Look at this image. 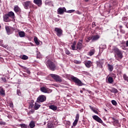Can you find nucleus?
<instances>
[{
	"instance_id": "f257e3e1",
	"label": "nucleus",
	"mask_w": 128,
	"mask_h": 128,
	"mask_svg": "<svg viewBox=\"0 0 128 128\" xmlns=\"http://www.w3.org/2000/svg\"><path fill=\"white\" fill-rule=\"evenodd\" d=\"M112 51L114 54V56L116 60H122V58H124V56H122V50H120L118 48L114 47Z\"/></svg>"
},
{
	"instance_id": "f03ea898",
	"label": "nucleus",
	"mask_w": 128,
	"mask_h": 128,
	"mask_svg": "<svg viewBox=\"0 0 128 128\" xmlns=\"http://www.w3.org/2000/svg\"><path fill=\"white\" fill-rule=\"evenodd\" d=\"M46 64L48 68L51 70H56V64L50 60H48L46 62Z\"/></svg>"
},
{
	"instance_id": "7ed1b4c3",
	"label": "nucleus",
	"mask_w": 128,
	"mask_h": 128,
	"mask_svg": "<svg viewBox=\"0 0 128 128\" xmlns=\"http://www.w3.org/2000/svg\"><path fill=\"white\" fill-rule=\"evenodd\" d=\"M71 80H72L78 86H84V83H82V82L80 79L76 77H75L74 76H71Z\"/></svg>"
},
{
	"instance_id": "20e7f679",
	"label": "nucleus",
	"mask_w": 128,
	"mask_h": 128,
	"mask_svg": "<svg viewBox=\"0 0 128 128\" xmlns=\"http://www.w3.org/2000/svg\"><path fill=\"white\" fill-rule=\"evenodd\" d=\"M50 76L56 82H62V77H60V76L56 74H50Z\"/></svg>"
},
{
	"instance_id": "39448f33",
	"label": "nucleus",
	"mask_w": 128,
	"mask_h": 128,
	"mask_svg": "<svg viewBox=\"0 0 128 128\" xmlns=\"http://www.w3.org/2000/svg\"><path fill=\"white\" fill-rule=\"evenodd\" d=\"M46 97L44 95H40L38 98L36 102H46Z\"/></svg>"
},
{
	"instance_id": "423d86ee",
	"label": "nucleus",
	"mask_w": 128,
	"mask_h": 128,
	"mask_svg": "<svg viewBox=\"0 0 128 128\" xmlns=\"http://www.w3.org/2000/svg\"><path fill=\"white\" fill-rule=\"evenodd\" d=\"M54 30L56 32V34L57 36L60 38V36H62L63 31H62V30L60 28H54Z\"/></svg>"
},
{
	"instance_id": "0eeeda50",
	"label": "nucleus",
	"mask_w": 128,
	"mask_h": 128,
	"mask_svg": "<svg viewBox=\"0 0 128 128\" xmlns=\"http://www.w3.org/2000/svg\"><path fill=\"white\" fill-rule=\"evenodd\" d=\"M40 90L42 92H44V94H50V92H52L50 90L45 86L42 87Z\"/></svg>"
},
{
	"instance_id": "6e6552de",
	"label": "nucleus",
	"mask_w": 128,
	"mask_h": 128,
	"mask_svg": "<svg viewBox=\"0 0 128 128\" xmlns=\"http://www.w3.org/2000/svg\"><path fill=\"white\" fill-rule=\"evenodd\" d=\"M32 4V2L30 1H26L22 3V5L24 6V8L26 10H28V6Z\"/></svg>"
},
{
	"instance_id": "1a4fd4ad",
	"label": "nucleus",
	"mask_w": 128,
	"mask_h": 128,
	"mask_svg": "<svg viewBox=\"0 0 128 128\" xmlns=\"http://www.w3.org/2000/svg\"><path fill=\"white\" fill-rule=\"evenodd\" d=\"M82 42H84V40H80L76 44V50H82Z\"/></svg>"
},
{
	"instance_id": "9d476101",
	"label": "nucleus",
	"mask_w": 128,
	"mask_h": 128,
	"mask_svg": "<svg viewBox=\"0 0 128 128\" xmlns=\"http://www.w3.org/2000/svg\"><path fill=\"white\" fill-rule=\"evenodd\" d=\"M34 3L38 6L39 8H40L42 6V0H34Z\"/></svg>"
},
{
	"instance_id": "9b49d317",
	"label": "nucleus",
	"mask_w": 128,
	"mask_h": 128,
	"mask_svg": "<svg viewBox=\"0 0 128 128\" xmlns=\"http://www.w3.org/2000/svg\"><path fill=\"white\" fill-rule=\"evenodd\" d=\"M92 118H94V120H96V122H100V124L102 123V120L96 115L93 116Z\"/></svg>"
},
{
	"instance_id": "f8f14e48",
	"label": "nucleus",
	"mask_w": 128,
	"mask_h": 128,
	"mask_svg": "<svg viewBox=\"0 0 128 128\" xmlns=\"http://www.w3.org/2000/svg\"><path fill=\"white\" fill-rule=\"evenodd\" d=\"M92 118H94V120H96V122H100V124L102 123V120L96 115L93 116Z\"/></svg>"
},
{
	"instance_id": "ddd939ff",
	"label": "nucleus",
	"mask_w": 128,
	"mask_h": 128,
	"mask_svg": "<svg viewBox=\"0 0 128 128\" xmlns=\"http://www.w3.org/2000/svg\"><path fill=\"white\" fill-rule=\"evenodd\" d=\"M79 119H80V114H76V120H74V122L72 124V126H76V124H78V122Z\"/></svg>"
},
{
	"instance_id": "4468645a",
	"label": "nucleus",
	"mask_w": 128,
	"mask_h": 128,
	"mask_svg": "<svg viewBox=\"0 0 128 128\" xmlns=\"http://www.w3.org/2000/svg\"><path fill=\"white\" fill-rule=\"evenodd\" d=\"M66 9L64 8H58V14H62L64 12H66Z\"/></svg>"
},
{
	"instance_id": "2eb2a0df",
	"label": "nucleus",
	"mask_w": 128,
	"mask_h": 128,
	"mask_svg": "<svg viewBox=\"0 0 128 128\" xmlns=\"http://www.w3.org/2000/svg\"><path fill=\"white\" fill-rule=\"evenodd\" d=\"M112 120L114 122L113 123L114 126H118V128H120V124L118 120H116L114 118H112Z\"/></svg>"
},
{
	"instance_id": "dca6fc26",
	"label": "nucleus",
	"mask_w": 128,
	"mask_h": 128,
	"mask_svg": "<svg viewBox=\"0 0 128 128\" xmlns=\"http://www.w3.org/2000/svg\"><path fill=\"white\" fill-rule=\"evenodd\" d=\"M4 20L6 22H10V16L8 14L4 15L3 16Z\"/></svg>"
},
{
	"instance_id": "f3484780",
	"label": "nucleus",
	"mask_w": 128,
	"mask_h": 128,
	"mask_svg": "<svg viewBox=\"0 0 128 128\" xmlns=\"http://www.w3.org/2000/svg\"><path fill=\"white\" fill-rule=\"evenodd\" d=\"M92 62L90 60H87L85 62V66L88 68H90L92 66Z\"/></svg>"
},
{
	"instance_id": "a211bd4d",
	"label": "nucleus",
	"mask_w": 128,
	"mask_h": 128,
	"mask_svg": "<svg viewBox=\"0 0 128 128\" xmlns=\"http://www.w3.org/2000/svg\"><path fill=\"white\" fill-rule=\"evenodd\" d=\"M0 94L2 96H6V92L4 91V89L2 86L0 87Z\"/></svg>"
},
{
	"instance_id": "6ab92c4d",
	"label": "nucleus",
	"mask_w": 128,
	"mask_h": 128,
	"mask_svg": "<svg viewBox=\"0 0 128 128\" xmlns=\"http://www.w3.org/2000/svg\"><path fill=\"white\" fill-rule=\"evenodd\" d=\"M20 68H22L24 70V72H27V74H30V70H28V68H26V66H24L22 65H20Z\"/></svg>"
},
{
	"instance_id": "aec40b11",
	"label": "nucleus",
	"mask_w": 128,
	"mask_h": 128,
	"mask_svg": "<svg viewBox=\"0 0 128 128\" xmlns=\"http://www.w3.org/2000/svg\"><path fill=\"white\" fill-rule=\"evenodd\" d=\"M2 42H4V40H0V46L4 48H6L8 46V44L4 45V44H2Z\"/></svg>"
},
{
	"instance_id": "412c9836",
	"label": "nucleus",
	"mask_w": 128,
	"mask_h": 128,
	"mask_svg": "<svg viewBox=\"0 0 128 128\" xmlns=\"http://www.w3.org/2000/svg\"><path fill=\"white\" fill-rule=\"evenodd\" d=\"M49 108L50 110H54V112L56 110H58V107L54 105H50L49 106Z\"/></svg>"
},
{
	"instance_id": "4be33fe9",
	"label": "nucleus",
	"mask_w": 128,
	"mask_h": 128,
	"mask_svg": "<svg viewBox=\"0 0 128 128\" xmlns=\"http://www.w3.org/2000/svg\"><path fill=\"white\" fill-rule=\"evenodd\" d=\"M97 66L100 68H102V65L104 64V62L102 61H98L96 62Z\"/></svg>"
},
{
	"instance_id": "5701e85b",
	"label": "nucleus",
	"mask_w": 128,
	"mask_h": 128,
	"mask_svg": "<svg viewBox=\"0 0 128 128\" xmlns=\"http://www.w3.org/2000/svg\"><path fill=\"white\" fill-rule=\"evenodd\" d=\"M18 35L20 38H24L26 36V33L24 31L18 32Z\"/></svg>"
},
{
	"instance_id": "b1692460",
	"label": "nucleus",
	"mask_w": 128,
	"mask_h": 128,
	"mask_svg": "<svg viewBox=\"0 0 128 128\" xmlns=\"http://www.w3.org/2000/svg\"><path fill=\"white\" fill-rule=\"evenodd\" d=\"M9 18H14V13L12 12H10L7 14Z\"/></svg>"
},
{
	"instance_id": "393cba45",
	"label": "nucleus",
	"mask_w": 128,
	"mask_h": 128,
	"mask_svg": "<svg viewBox=\"0 0 128 128\" xmlns=\"http://www.w3.org/2000/svg\"><path fill=\"white\" fill-rule=\"evenodd\" d=\"M29 126L30 128H34V126H36V123L34 122V121L32 120L30 123L29 124Z\"/></svg>"
},
{
	"instance_id": "a878e982",
	"label": "nucleus",
	"mask_w": 128,
	"mask_h": 128,
	"mask_svg": "<svg viewBox=\"0 0 128 128\" xmlns=\"http://www.w3.org/2000/svg\"><path fill=\"white\" fill-rule=\"evenodd\" d=\"M98 38H100V36L98 35L92 36V42H96V40H98Z\"/></svg>"
},
{
	"instance_id": "bb28decb",
	"label": "nucleus",
	"mask_w": 128,
	"mask_h": 128,
	"mask_svg": "<svg viewBox=\"0 0 128 128\" xmlns=\"http://www.w3.org/2000/svg\"><path fill=\"white\" fill-rule=\"evenodd\" d=\"M14 10L16 12H20V8L18 6H14Z\"/></svg>"
},
{
	"instance_id": "cd10ccee",
	"label": "nucleus",
	"mask_w": 128,
	"mask_h": 128,
	"mask_svg": "<svg viewBox=\"0 0 128 128\" xmlns=\"http://www.w3.org/2000/svg\"><path fill=\"white\" fill-rule=\"evenodd\" d=\"M108 70L109 72H112L114 70V66L110 64H108Z\"/></svg>"
},
{
	"instance_id": "c85d7f7f",
	"label": "nucleus",
	"mask_w": 128,
	"mask_h": 128,
	"mask_svg": "<svg viewBox=\"0 0 128 128\" xmlns=\"http://www.w3.org/2000/svg\"><path fill=\"white\" fill-rule=\"evenodd\" d=\"M110 92H113V94H118V90H116V88H113L110 90Z\"/></svg>"
},
{
	"instance_id": "c756f323",
	"label": "nucleus",
	"mask_w": 128,
	"mask_h": 128,
	"mask_svg": "<svg viewBox=\"0 0 128 128\" xmlns=\"http://www.w3.org/2000/svg\"><path fill=\"white\" fill-rule=\"evenodd\" d=\"M20 58L24 60H28V56H26V55H22L20 56Z\"/></svg>"
},
{
	"instance_id": "7c9ffc66",
	"label": "nucleus",
	"mask_w": 128,
	"mask_h": 128,
	"mask_svg": "<svg viewBox=\"0 0 128 128\" xmlns=\"http://www.w3.org/2000/svg\"><path fill=\"white\" fill-rule=\"evenodd\" d=\"M6 30V32L8 34H10V26H5Z\"/></svg>"
},
{
	"instance_id": "2f4dec72",
	"label": "nucleus",
	"mask_w": 128,
	"mask_h": 128,
	"mask_svg": "<svg viewBox=\"0 0 128 128\" xmlns=\"http://www.w3.org/2000/svg\"><path fill=\"white\" fill-rule=\"evenodd\" d=\"M90 108V110H92V112H94V114H98V110H96V108L90 106H89Z\"/></svg>"
},
{
	"instance_id": "473e14b6",
	"label": "nucleus",
	"mask_w": 128,
	"mask_h": 128,
	"mask_svg": "<svg viewBox=\"0 0 128 128\" xmlns=\"http://www.w3.org/2000/svg\"><path fill=\"white\" fill-rule=\"evenodd\" d=\"M76 41H74L72 44L71 46V48L72 50H75L76 49Z\"/></svg>"
},
{
	"instance_id": "72a5a7b5",
	"label": "nucleus",
	"mask_w": 128,
	"mask_h": 128,
	"mask_svg": "<svg viewBox=\"0 0 128 128\" xmlns=\"http://www.w3.org/2000/svg\"><path fill=\"white\" fill-rule=\"evenodd\" d=\"M40 108V104H38V102H35V105L34 106V110H38Z\"/></svg>"
},
{
	"instance_id": "f704fd0d",
	"label": "nucleus",
	"mask_w": 128,
	"mask_h": 128,
	"mask_svg": "<svg viewBox=\"0 0 128 128\" xmlns=\"http://www.w3.org/2000/svg\"><path fill=\"white\" fill-rule=\"evenodd\" d=\"M34 42L36 46H39L40 42L38 41V38L36 37L34 38Z\"/></svg>"
},
{
	"instance_id": "c9c22d12",
	"label": "nucleus",
	"mask_w": 128,
	"mask_h": 128,
	"mask_svg": "<svg viewBox=\"0 0 128 128\" xmlns=\"http://www.w3.org/2000/svg\"><path fill=\"white\" fill-rule=\"evenodd\" d=\"M108 82L110 84H112L114 82V78L112 77H108Z\"/></svg>"
},
{
	"instance_id": "e433bc0d",
	"label": "nucleus",
	"mask_w": 128,
	"mask_h": 128,
	"mask_svg": "<svg viewBox=\"0 0 128 128\" xmlns=\"http://www.w3.org/2000/svg\"><path fill=\"white\" fill-rule=\"evenodd\" d=\"M93 54H94V50H91L89 52V55L92 56Z\"/></svg>"
},
{
	"instance_id": "4c0bfd02",
	"label": "nucleus",
	"mask_w": 128,
	"mask_h": 128,
	"mask_svg": "<svg viewBox=\"0 0 128 128\" xmlns=\"http://www.w3.org/2000/svg\"><path fill=\"white\" fill-rule=\"evenodd\" d=\"M16 94L18 96H22V92L20 90H16Z\"/></svg>"
},
{
	"instance_id": "58836bf2",
	"label": "nucleus",
	"mask_w": 128,
	"mask_h": 128,
	"mask_svg": "<svg viewBox=\"0 0 128 128\" xmlns=\"http://www.w3.org/2000/svg\"><path fill=\"white\" fill-rule=\"evenodd\" d=\"M86 42H90V40H92V36H89L87 38V40H86Z\"/></svg>"
},
{
	"instance_id": "ea45409f",
	"label": "nucleus",
	"mask_w": 128,
	"mask_h": 128,
	"mask_svg": "<svg viewBox=\"0 0 128 128\" xmlns=\"http://www.w3.org/2000/svg\"><path fill=\"white\" fill-rule=\"evenodd\" d=\"M48 128H54V124L50 122H49L48 124Z\"/></svg>"
},
{
	"instance_id": "a19ab883",
	"label": "nucleus",
	"mask_w": 128,
	"mask_h": 128,
	"mask_svg": "<svg viewBox=\"0 0 128 128\" xmlns=\"http://www.w3.org/2000/svg\"><path fill=\"white\" fill-rule=\"evenodd\" d=\"M20 126L22 128H28V124H20Z\"/></svg>"
},
{
	"instance_id": "79ce46f5",
	"label": "nucleus",
	"mask_w": 128,
	"mask_h": 128,
	"mask_svg": "<svg viewBox=\"0 0 128 128\" xmlns=\"http://www.w3.org/2000/svg\"><path fill=\"white\" fill-rule=\"evenodd\" d=\"M112 104H113V106H116V104H118V103L116 102V101L115 100H112L111 101Z\"/></svg>"
},
{
	"instance_id": "37998d69",
	"label": "nucleus",
	"mask_w": 128,
	"mask_h": 128,
	"mask_svg": "<svg viewBox=\"0 0 128 128\" xmlns=\"http://www.w3.org/2000/svg\"><path fill=\"white\" fill-rule=\"evenodd\" d=\"M76 10H68L66 12H68V14H72V12H74Z\"/></svg>"
},
{
	"instance_id": "c03bdc74",
	"label": "nucleus",
	"mask_w": 128,
	"mask_h": 128,
	"mask_svg": "<svg viewBox=\"0 0 128 128\" xmlns=\"http://www.w3.org/2000/svg\"><path fill=\"white\" fill-rule=\"evenodd\" d=\"M72 75L70 74H64V76L65 78H72Z\"/></svg>"
},
{
	"instance_id": "a18cd8bd",
	"label": "nucleus",
	"mask_w": 128,
	"mask_h": 128,
	"mask_svg": "<svg viewBox=\"0 0 128 128\" xmlns=\"http://www.w3.org/2000/svg\"><path fill=\"white\" fill-rule=\"evenodd\" d=\"M74 64H81L82 62L80 60H74Z\"/></svg>"
},
{
	"instance_id": "49530a36",
	"label": "nucleus",
	"mask_w": 128,
	"mask_h": 128,
	"mask_svg": "<svg viewBox=\"0 0 128 128\" xmlns=\"http://www.w3.org/2000/svg\"><path fill=\"white\" fill-rule=\"evenodd\" d=\"M37 58H42V54H40V52L37 53Z\"/></svg>"
},
{
	"instance_id": "de8ad7c7",
	"label": "nucleus",
	"mask_w": 128,
	"mask_h": 128,
	"mask_svg": "<svg viewBox=\"0 0 128 128\" xmlns=\"http://www.w3.org/2000/svg\"><path fill=\"white\" fill-rule=\"evenodd\" d=\"M100 48H101L104 50V49L106 48V44L101 45Z\"/></svg>"
},
{
	"instance_id": "09e8293b",
	"label": "nucleus",
	"mask_w": 128,
	"mask_h": 128,
	"mask_svg": "<svg viewBox=\"0 0 128 128\" xmlns=\"http://www.w3.org/2000/svg\"><path fill=\"white\" fill-rule=\"evenodd\" d=\"M6 123L4 122H2V121L0 122V126H6Z\"/></svg>"
},
{
	"instance_id": "8fccbe9b",
	"label": "nucleus",
	"mask_w": 128,
	"mask_h": 128,
	"mask_svg": "<svg viewBox=\"0 0 128 128\" xmlns=\"http://www.w3.org/2000/svg\"><path fill=\"white\" fill-rule=\"evenodd\" d=\"M65 52L66 54H70V50H68L66 49L65 50Z\"/></svg>"
},
{
	"instance_id": "3c124183",
	"label": "nucleus",
	"mask_w": 128,
	"mask_h": 128,
	"mask_svg": "<svg viewBox=\"0 0 128 128\" xmlns=\"http://www.w3.org/2000/svg\"><path fill=\"white\" fill-rule=\"evenodd\" d=\"M123 24H124V26L128 28V22L127 23L126 22H123Z\"/></svg>"
},
{
	"instance_id": "603ef678",
	"label": "nucleus",
	"mask_w": 128,
	"mask_h": 128,
	"mask_svg": "<svg viewBox=\"0 0 128 128\" xmlns=\"http://www.w3.org/2000/svg\"><path fill=\"white\" fill-rule=\"evenodd\" d=\"M120 32L122 34H125L126 33V32L124 31V30H123L122 29H120Z\"/></svg>"
},
{
	"instance_id": "864d4df0",
	"label": "nucleus",
	"mask_w": 128,
	"mask_h": 128,
	"mask_svg": "<svg viewBox=\"0 0 128 128\" xmlns=\"http://www.w3.org/2000/svg\"><path fill=\"white\" fill-rule=\"evenodd\" d=\"M128 20V18H126V17H123L122 18V20H123V22L124 20Z\"/></svg>"
},
{
	"instance_id": "5fc2aeb1",
	"label": "nucleus",
	"mask_w": 128,
	"mask_h": 128,
	"mask_svg": "<svg viewBox=\"0 0 128 128\" xmlns=\"http://www.w3.org/2000/svg\"><path fill=\"white\" fill-rule=\"evenodd\" d=\"M76 14H82V12H80L78 10L76 11Z\"/></svg>"
},
{
	"instance_id": "6e6d98bb",
	"label": "nucleus",
	"mask_w": 128,
	"mask_h": 128,
	"mask_svg": "<svg viewBox=\"0 0 128 128\" xmlns=\"http://www.w3.org/2000/svg\"><path fill=\"white\" fill-rule=\"evenodd\" d=\"M2 80L4 82H6V79L5 78H2Z\"/></svg>"
},
{
	"instance_id": "4d7b16f0",
	"label": "nucleus",
	"mask_w": 128,
	"mask_h": 128,
	"mask_svg": "<svg viewBox=\"0 0 128 128\" xmlns=\"http://www.w3.org/2000/svg\"><path fill=\"white\" fill-rule=\"evenodd\" d=\"M10 108H14V104H12V102L10 103Z\"/></svg>"
},
{
	"instance_id": "13d9d810",
	"label": "nucleus",
	"mask_w": 128,
	"mask_h": 128,
	"mask_svg": "<svg viewBox=\"0 0 128 128\" xmlns=\"http://www.w3.org/2000/svg\"><path fill=\"white\" fill-rule=\"evenodd\" d=\"M121 48H122V50H126V46H121Z\"/></svg>"
},
{
	"instance_id": "bf43d9fd",
	"label": "nucleus",
	"mask_w": 128,
	"mask_h": 128,
	"mask_svg": "<svg viewBox=\"0 0 128 128\" xmlns=\"http://www.w3.org/2000/svg\"><path fill=\"white\" fill-rule=\"evenodd\" d=\"M50 2H48V1H46V6H48V4H50Z\"/></svg>"
},
{
	"instance_id": "052dcab7",
	"label": "nucleus",
	"mask_w": 128,
	"mask_h": 128,
	"mask_svg": "<svg viewBox=\"0 0 128 128\" xmlns=\"http://www.w3.org/2000/svg\"><path fill=\"white\" fill-rule=\"evenodd\" d=\"M126 46L127 48H128V40L126 42Z\"/></svg>"
},
{
	"instance_id": "680f3d73",
	"label": "nucleus",
	"mask_w": 128,
	"mask_h": 128,
	"mask_svg": "<svg viewBox=\"0 0 128 128\" xmlns=\"http://www.w3.org/2000/svg\"><path fill=\"white\" fill-rule=\"evenodd\" d=\"M92 24V26H96V22H93Z\"/></svg>"
},
{
	"instance_id": "e2e57ef3",
	"label": "nucleus",
	"mask_w": 128,
	"mask_h": 128,
	"mask_svg": "<svg viewBox=\"0 0 128 128\" xmlns=\"http://www.w3.org/2000/svg\"><path fill=\"white\" fill-rule=\"evenodd\" d=\"M120 30L122 29V25L120 26Z\"/></svg>"
},
{
	"instance_id": "0e129e2a",
	"label": "nucleus",
	"mask_w": 128,
	"mask_h": 128,
	"mask_svg": "<svg viewBox=\"0 0 128 128\" xmlns=\"http://www.w3.org/2000/svg\"><path fill=\"white\" fill-rule=\"evenodd\" d=\"M80 112H84V109H81L80 110Z\"/></svg>"
},
{
	"instance_id": "69168bd1",
	"label": "nucleus",
	"mask_w": 128,
	"mask_h": 128,
	"mask_svg": "<svg viewBox=\"0 0 128 128\" xmlns=\"http://www.w3.org/2000/svg\"><path fill=\"white\" fill-rule=\"evenodd\" d=\"M68 126H70V122H68Z\"/></svg>"
},
{
	"instance_id": "338daca9",
	"label": "nucleus",
	"mask_w": 128,
	"mask_h": 128,
	"mask_svg": "<svg viewBox=\"0 0 128 128\" xmlns=\"http://www.w3.org/2000/svg\"><path fill=\"white\" fill-rule=\"evenodd\" d=\"M80 92H81V94H82V92H84V91L80 90Z\"/></svg>"
},
{
	"instance_id": "774afa93",
	"label": "nucleus",
	"mask_w": 128,
	"mask_h": 128,
	"mask_svg": "<svg viewBox=\"0 0 128 128\" xmlns=\"http://www.w3.org/2000/svg\"><path fill=\"white\" fill-rule=\"evenodd\" d=\"M8 118H10V116H8Z\"/></svg>"
}]
</instances>
